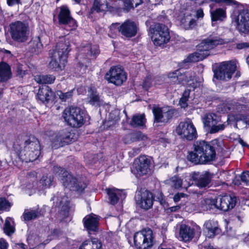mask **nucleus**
Returning a JSON list of instances; mask_svg holds the SVG:
<instances>
[{
    "mask_svg": "<svg viewBox=\"0 0 249 249\" xmlns=\"http://www.w3.org/2000/svg\"><path fill=\"white\" fill-rule=\"evenodd\" d=\"M53 180V176H43L40 180L39 183L42 185V187L49 188L52 185Z\"/></svg>",
    "mask_w": 249,
    "mask_h": 249,
    "instance_id": "43",
    "label": "nucleus"
},
{
    "mask_svg": "<svg viewBox=\"0 0 249 249\" xmlns=\"http://www.w3.org/2000/svg\"><path fill=\"white\" fill-rule=\"evenodd\" d=\"M211 16L212 21L223 20L226 17V10L223 8H217L211 11Z\"/></svg>",
    "mask_w": 249,
    "mask_h": 249,
    "instance_id": "34",
    "label": "nucleus"
},
{
    "mask_svg": "<svg viewBox=\"0 0 249 249\" xmlns=\"http://www.w3.org/2000/svg\"><path fill=\"white\" fill-rule=\"evenodd\" d=\"M151 160L146 156H140L133 164V171L137 176L146 175L150 170Z\"/></svg>",
    "mask_w": 249,
    "mask_h": 249,
    "instance_id": "19",
    "label": "nucleus"
},
{
    "mask_svg": "<svg viewBox=\"0 0 249 249\" xmlns=\"http://www.w3.org/2000/svg\"><path fill=\"white\" fill-rule=\"evenodd\" d=\"M58 18L59 24L63 25L64 29L67 31L74 30L77 27L76 20L71 16L70 11L67 6L60 7Z\"/></svg>",
    "mask_w": 249,
    "mask_h": 249,
    "instance_id": "16",
    "label": "nucleus"
},
{
    "mask_svg": "<svg viewBox=\"0 0 249 249\" xmlns=\"http://www.w3.org/2000/svg\"><path fill=\"white\" fill-rule=\"evenodd\" d=\"M172 182L176 188H179L181 187L182 180L177 177H174L171 179Z\"/></svg>",
    "mask_w": 249,
    "mask_h": 249,
    "instance_id": "52",
    "label": "nucleus"
},
{
    "mask_svg": "<svg viewBox=\"0 0 249 249\" xmlns=\"http://www.w3.org/2000/svg\"><path fill=\"white\" fill-rule=\"evenodd\" d=\"M20 0H7V3L9 6H12L20 3Z\"/></svg>",
    "mask_w": 249,
    "mask_h": 249,
    "instance_id": "59",
    "label": "nucleus"
},
{
    "mask_svg": "<svg viewBox=\"0 0 249 249\" xmlns=\"http://www.w3.org/2000/svg\"><path fill=\"white\" fill-rule=\"evenodd\" d=\"M196 16L197 18H202L204 17V13L202 9L200 8L196 11Z\"/></svg>",
    "mask_w": 249,
    "mask_h": 249,
    "instance_id": "61",
    "label": "nucleus"
},
{
    "mask_svg": "<svg viewBox=\"0 0 249 249\" xmlns=\"http://www.w3.org/2000/svg\"><path fill=\"white\" fill-rule=\"evenodd\" d=\"M75 140V134L71 132L69 129H63L52 137V147L57 149L74 142Z\"/></svg>",
    "mask_w": 249,
    "mask_h": 249,
    "instance_id": "11",
    "label": "nucleus"
},
{
    "mask_svg": "<svg viewBox=\"0 0 249 249\" xmlns=\"http://www.w3.org/2000/svg\"><path fill=\"white\" fill-rule=\"evenodd\" d=\"M141 148L135 147L133 148L131 151L129 152V155L132 156H135L141 152Z\"/></svg>",
    "mask_w": 249,
    "mask_h": 249,
    "instance_id": "55",
    "label": "nucleus"
},
{
    "mask_svg": "<svg viewBox=\"0 0 249 249\" xmlns=\"http://www.w3.org/2000/svg\"><path fill=\"white\" fill-rule=\"evenodd\" d=\"M226 127L224 124H216L213 125L208 129V132L211 134H214L223 130Z\"/></svg>",
    "mask_w": 249,
    "mask_h": 249,
    "instance_id": "47",
    "label": "nucleus"
},
{
    "mask_svg": "<svg viewBox=\"0 0 249 249\" xmlns=\"http://www.w3.org/2000/svg\"><path fill=\"white\" fill-rule=\"evenodd\" d=\"M180 25L185 30H191L196 25L195 16L189 11H186L180 18Z\"/></svg>",
    "mask_w": 249,
    "mask_h": 249,
    "instance_id": "25",
    "label": "nucleus"
},
{
    "mask_svg": "<svg viewBox=\"0 0 249 249\" xmlns=\"http://www.w3.org/2000/svg\"><path fill=\"white\" fill-rule=\"evenodd\" d=\"M29 45L32 52L36 53H38L42 47V44L39 37L33 38L29 43Z\"/></svg>",
    "mask_w": 249,
    "mask_h": 249,
    "instance_id": "38",
    "label": "nucleus"
},
{
    "mask_svg": "<svg viewBox=\"0 0 249 249\" xmlns=\"http://www.w3.org/2000/svg\"><path fill=\"white\" fill-rule=\"evenodd\" d=\"M152 86V77L148 75L146 77L143 82V88L146 90H148L150 87Z\"/></svg>",
    "mask_w": 249,
    "mask_h": 249,
    "instance_id": "50",
    "label": "nucleus"
},
{
    "mask_svg": "<svg viewBox=\"0 0 249 249\" xmlns=\"http://www.w3.org/2000/svg\"><path fill=\"white\" fill-rule=\"evenodd\" d=\"M180 208V206L178 205L173 206L170 208H169V209L171 212H176L179 210Z\"/></svg>",
    "mask_w": 249,
    "mask_h": 249,
    "instance_id": "63",
    "label": "nucleus"
},
{
    "mask_svg": "<svg viewBox=\"0 0 249 249\" xmlns=\"http://www.w3.org/2000/svg\"><path fill=\"white\" fill-rule=\"evenodd\" d=\"M41 215L39 210H25L23 214L25 221H30L38 218Z\"/></svg>",
    "mask_w": 249,
    "mask_h": 249,
    "instance_id": "35",
    "label": "nucleus"
},
{
    "mask_svg": "<svg viewBox=\"0 0 249 249\" xmlns=\"http://www.w3.org/2000/svg\"><path fill=\"white\" fill-rule=\"evenodd\" d=\"M132 142H135L140 141L144 140L147 139L146 136L143 135L141 132L138 131L133 133L128 136Z\"/></svg>",
    "mask_w": 249,
    "mask_h": 249,
    "instance_id": "44",
    "label": "nucleus"
},
{
    "mask_svg": "<svg viewBox=\"0 0 249 249\" xmlns=\"http://www.w3.org/2000/svg\"><path fill=\"white\" fill-rule=\"evenodd\" d=\"M89 93L90 99L89 103L92 105L98 104L100 102V97L97 91L92 88H90L89 90Z\"/></svg>",
    "mask_w": 249,
    "mask_h": 249,
    "instance_id": "41",
    "label": "nucleus"
},
{
    "mask_svg": "<svg viewBox=\"0 0 249 249\" xmlns=\"http://www.w3.org/2000/svg\"><path fill=\"white\" fill-rule=\"evenodd\" d=\"M9 31L11 38L16 42L22 43L28 40L30 30L28 23L21 21L12 22Z\"/></svg>",
    "mask_w": 249,
    "mask_h": 249,
    "instance_id": "6",
    "label": "nucleus"
},
{
    "mask_svg": "<svg viewBox=\"0 0 249 249\" xmlns=\"http://www.w3.org/2000/svg\"><path fill=\"white\" fill-rule=\"evenodd\" d=\"M158 201L160 202V204L163 207L166 208L167 206V203L165 200L164 196Z\"/></svg>",
    "mask_w": 249,
    "mask_h": 249,
    "instance_id": "62",
    "label": "nucleus"
},
{
    "mask_svg": "<svg viewBox=\"0 0 249 249\" xmlns=\"http://www.w3.org/2000/svg\"><path fill=\"white\" fill-rule=\"evenodd\" d=\"M152 111L154 117V124L157 126L159 125L157 124L165 125L169 123L175 113L174 109L160 107H154Z\"/></svg>",
    "mask_w": 249,
    "mask_h": 249,
    "instance_id": "15",
    "label": "nucleus"
},
{
    "mask_svg": "<svg viewBox=\"0 0 249 249\" xmlns=\"http://www.w3.org/2000/svg\"><path fill=\"white\" fill-rule=\"evenodd\" d=\"M242 182L246 184H249V171L244 172L239 177Z\"/></svg>",
    "mask_w": 249,
    "mask_h": 249,
    "instance_id": "51",
    "label": "nucleus"
},
{
    "mask_svg": "<svg viewBox=\"0 0 249 249\" xmlns=\"http://www.w3.org/2000/svg\"><path fill=\"white\" fill-rule=\"evenodd\" d=\"M236 21L237 28L239 32L243 33L249 32V12L247 10L240 11Z\"/></svg>",
    "mask_w": 249,
    "mask_h": 249,
    "instance_id": "22",
    "label": "nucleus"
},
{
    "mask_svg": "<svg viewBox=\"0 0 249 249\" xmlns=\"http://www.w3.org/2000/svg\"><path fill=\"white\" fill-rule=\"evenodd\" d=\"M206 209H213L214 208L226 212L232 209L236 203V197L232 195H226L223 196H219L216 198H207L205 200Z\"/></svg>",
    "mask_w": 249,
    "mask_h": 249,
    "instance_id": "5",
    "label": "nucleus"
},
{
    "mask_svg": "<svg viewBox=\"0 0 249 249\" xmlns=\"http://www.w3.org/2000/svg\"><path fill=\"white\" fill-rule=\"evenodd\" d=\"M204 226L207 231V235L209 238L214 237L216 235L220 234L221 231L217 221L208 220L205 222Z\"/></svg>",
    "mask_w": 249,
    "mask_h": 249,
    "instance_id": "27",
    "label": "nucleus"
},
{
    "mask_svg": "<svg viewBox=\"0 0 249 249\" xmlns=\"http://www.w3.org/2000/svg\"><path fill=\"white\" fill-rule=\"evenodd\" d=\"M152 231L150 229L142 230L134 235V242L138 249H147L152 246Z\"/></svg>",
    "mask_w": 249,
    "mask_h": 249,
    "instance_id": "12",
    "label": "nucleus"
},
{
    "mask_svg": "<svg viewBox=\"0 0 249 249\" xmlns=\"http://www.w3.org/2000/svg\"><path fill=\"white\" fill-rule=\"evenodd\" d=\"M149 32L154 44L160 46L168 43L170 39L168 27L160 23H154L149 28Z\"/></svg>",
    "mask_w": 249,
    "mask_h": 249,
    "instance_id": "7",
    "label": "nucleus"
},
{
    "mask_svg": "<svg viewBox=\"0 0 249 249\" xmlns=\"http://www.w3.org/2000/svg\"><path fill=\"white\" fill-rule=\"evenodd\" d=\"M190 94V89H186L183 93L182 96L179 100V104L181 107L185 108L188 106L187 101Z\"/></svg>",
    "mask_w": 249,
    "mask_h": 249,
    "instance_id": "46",
    "label": "nucleus"
},
{
    "mask_svg": "<svg viewBox=\"0 0 249 249\" xmlns=\"http://www.w3.org/2000/svg\"><path fill=\"white\" fill-rule=\"evenodd\" d=\"M154 197L156 198V200L158 201L159 199H160V198H162V197H163L164 196H163V193L161 191H158L156 192V193H155Z\"/></svg>",
    "mask_w": 249,
    "mask_h": 249,
    "instance_id": "57",
    "label": "nucleus"
},
{
    "mask_svg": "<svg viewBox=\"0 0 249 249\" xmlns=\"http://www.w3.org/2000/svg\"><path fill=\"white\" fill-rule=\"evenodd\" d=\"M10 206V203L5 198H0V211L5 210Z\"/></svg>",
    "mask_w": 249,
    "mask_h": 249,
    "instance_id": "49",
    "label": "nucleus"
},
{
    "mask_svg": "<svg viewBox=\"0 0 249 249\" xmlns=\"http://www.w3.org/2000/svg\"><path fill=\"white\" fill-rule=\"evenodd\" d=\"M73 91L74 89H71L66 92H63L61 90H58L57 91V95L62 102H66L72 98Z\"/></svg>",
    "mask_w": 249,
    "mask_h": 249,
    "instance_id": "42",
    "label": "nucleus"
},
{
    "mask_svg": "<svg viewBox=\"0 0 249 249\" xmlns=\"http://www.w3.org/2000/svg\"><path fill=\"white\" fill-rule=\"evenodd\" d=\"M193 178L196 185L199 188L208 187L211 181L212 175L208 171H205L201 174L195 173Z\"/></svg>",
    "mask_w": 249,
    "mask_h": 249,
    "instance_id": "24",
    "label": "nucleus"
},
{
    "mask_svg": "<svg viewBox=\"0 0 249 249\" xmlns=\"http://www.w3.org/2000/svg\"><path fill=\"white\" fill-rule=\"evenodd\" d=\"M224 43V40L219 36L212 34L197 45L196 52L190 54L184 61L185 63H190L202 60L210 55V50Z\"/></svg>",
    "mask_w": 249,
    "mask_h": 249,
    "instance_id": "3",
    "label": "nucleus"
},
{
    "mask_svg": "<svg viewBox=\"0 0 249 249\" xmlns=\"http://www.w3.org/2000/svg\"><path fill=\"white\" fill-rule=\"evenodd\" d=\"M196 73L192 70L184 71L183 69H179L169 72L168 77L175 84H185L194 80Z\"/></svg>",
    "mask_w": 249,
    "mask_h": 249,
    "instance_id": "14",
    "label": "nucleus"
},
{
    "mask_svg": "<svg viewBox=\"0 0 249 249\" xmlns=\"http://www.w3.org/2000/svg\"><path fill=\"white\" fill-rule=\"evenodd\" d=\"M106 191L108 196L109 202L113 205L116 204L119 200V197L121 196L122 192L115 188H108L106 189Z\"/></svg>",
    "mask_w": 249,
    "mask_h": 249,
    "instance_id": "31",
    "label": "nucleus"
},
{
    "mask_svg": "<svg viewBox=\"0 0 249 249\" xmlns=\"http://www.w3.org/2000/svg\"><path fill=\"white\" fill-rule=\"evenodd\" d=\"M107 8L108 3L106 0H94L91 11V13H93L95 11L99 13L106 11Z\"/></svg>",
    "mask_w": 249,
    "mask_h": 249,
    "instance_id": "33",
    "label": "nucleus"
},
{
    "mask_svg": "<svg viewBox=\"0 0 249 249\" xmlns=\"http://www.w3.org/2000/svg\"><path fill=\"white\" fill-rule=\"evenodd\" d=\"M135 198L137 205L145 210L151 208L153 205V194L146 190L138 192Z\"/></svg>",
    "mask_w": 249,
    "mask_h": 249,
    "instance_id": "18",
    "label": "nucleus"
},
{
    "mask_svg": "<svg viewBox=\"0 0 249 249\" xmlns=\"http://www.w3.org/2000/svg\"><path fill=\"white\" fill-rule=\"evenodd\" d=\"M202 122L204 127L209 129L213 125L221 122V118L214 113H207L202 118Z\"/></svg>",
    "mask_w": 249,
    "mask_h": 249,
    "instance_id": "29",
    "label": "nucleus"
},
{
    "mask_svg": "<svg viewBox=\"0 0 249 249\" xmlns=\"http://www.w3.org/2000/svg\"><path fill=\"white\" fill-rule=\"evenodd\" d=\"M12 77L10 66L5 62L0 63V82H5Z\"/></svg>",
    "mask_w": 249,
    "mask_h": 249,
    "instance_id": "30",
    "label": "nucleus"
},
{
    "mask_svg": "<svg viewBox=\"0 0 249 249\" xmlns=\"http://www.w3.org/2000/svg\"><path fill=\"white\" fill-rule=\"evenodd\" d=\"M244 242L246 244L249 245V234L245 237L244 239Z\"/></svg>",
    "mask_w": 249,
    "mask_h": 249,
    "instance_id": "64",
    "label": "nucleus"
},
{
    "mask_svg": "<svg viewBox=\"0 0 249 249\" xmlns=\"http://www.w3.org/2000/svg\"><path fill=\"white\" fill-rule=\"evenodd\" d=\"M83 222L89 233L96 232L98 230L99 217L97 215L91 213L87 215L84 218Z\"/></svg>",
    "mask_w": 249,
    "mask_h": 249,
    "instance_id": "23",
    "label": "nucleus"
},
{
    "mask_svg": "<svg viewBox=\"0 0 249 249\" xmlns=\"http://www.w3.org/2000/svg\"><path fill=\"white\" fill-rule=\"evenodd\" d=\"M225 107L227 110L231 112H239L244 107V105L234 102L233 103L227 104Z\"/></svg>",
    "mask_w": 249,
    "mask_h": 249,
    "instance_id": "45",
    "label": "nucleus"
},
{
    "mask_svg": "<svg viewBox=\"0 0 249 249\" xmlns=\"http://www.w3.org/2000/svg\"><path fill=\"white\" fill-rule=\"evenodd\" d=\"M126 75L124 70L117 67H111L105 75V79L108 82L117 86L122 85L126 81Z\"/></svg>",
    "mask_w": 249,
    "mask_h": 249,
    "instance_id": "17",
    "label": "nucleus"
},
{
    "mask_svg": "<svg viewBox=\"0 0 249 249\" xmlns=\"http://www.w3.org/2000/svg\"><path fill=\"white\" fill-rule=\"evenodd\" d=\"M55 79V76L53 75H39L35 78L37 83L42 84H52Z\"/></svg>",
    "mask_w": 249,
    "mask_h": 249,
    "instance_id": "37",
    "label": "nucleus"
},
{
    "mask_svg": "<svg viewBox=\"0 0 249 249\" xmlns=\"http://www.w3.org/2000/svg\"><path fill=\"white\" fill-rule=\"evenodd\" d=\"M53 95L51 89L48 86H42L40 87L36 95L37 98L41 103L46 104Z\"/></svg>",
    "mask_w": 249,
    "mask_h": 249,
    "instance_id": "26",
    "label": "nucleus"
},
{
    "mask_svg": "<svg viewBox=\"0 0 249 249\" xmlns=\"http://www.w3.org/2000/svg\"><path fill=\"white\" fill-rule=\"evenodd\" d=\"M194 151L188 152L187 159L195 165L205 164L215 160V147L205 141L196 142Z\"/></svg>",
    "mask_w": 249,
    "mask_h": 249,
    "instance_id": "1",
    "label": "nucleus"
},
{
    "mask_svg": "<svg viewBox=\"0 0 249 249\" xmlns=\"http://www.w3.org/2000/svg\"><path fill=\"white\" fill-rule=\"evenodd\" d=\"M79 249H102V244L98 239L93 238L91 241H86Z\"/></svg>",
    "mask_w": 249,
    "mask_h": 249,
    "instance_id": "32",
    "label": "nucleus"
},
{
    "mask_svg": "<svg viewBox=\"0 0 249 249\" xmlns=\"http://www.w3.org/2000/svg\"><path fill=\"white\" fill-rule=\"evenodd\" d=\"M146 122V119L144 114L134 115L130 123L133 127H139L143 126Z\"/></svg>",
    "mask_w": 249,
    "mask_h": 249,
    "instance_id": "36",
    "label": "nucleus"
},
{
    "mask_svg": "<svg viewBox=\"0 0 249 249\" xmlns=\"http://www.w3.org/2000/svg\"><path fill=\"white\" fill-rule=\"evenodd\" d=\"M142 3V0H125L124 10L128 12L131 8L138 7Z\"/></svg>",
    "mask_w": 249,
    "mask_h": 249,
    "instance_id": "40",
    "label": "nucleus"
},
{
    "mask_svg": "<svg viewBox=\"0 0 249 249\" xmlns=\"http://www.w3.org/2000/svg\"><path fill=\"white\" fill-rule=\"evenodd\" d=\"M249 48V43L241 42L236 44V48L238 50H241Z\"/></svg>",
    "mask_w": 249,
    "mask_h": 249,
    "instance_id": "54",
    "label": "nucleus"
},
{
    "mask_svg": "<svg viewBox=\"0 0 249 249\" xmlns=\"http://www.w3.org/2000/svg\"><path fill=\"white\" fill-rule=\"evenodd\" d=\"M177 134L182 138L192 141L197 137L196 128L191 121L181 122L176 128Z\"/></svg>",
    "mask_w": 249,
    "mask_h": 249,
    "instance_id": "13",
    "label": "nucleus"
},
{
    "mask_svg": "<svg viewBox=\"0 0 249 249\" xmlns=\"http://www.w3.org/2000/svg\"><path fill=\"white\" fill-rule=\"evenodd\" d=\"M184 196V194L183 193H178L176 194L173 197L174 201L175 202L179 201L180 199V198L183 197Z\"/></svg>",
    "mask_w": 249,
    "mask_h": 249,
    "instance_id": "58",
    "label": "nucleus"
},
{
    "mask_svg": "<svg viewBox=\"0 0 249 249\" xmlns=\"http://www.w3.org/2000/svg\"><path fill=\"white\" fill-rule=\"evenodd\" d=\"M8 244L3 238L0 239V249H7Z\"/></svg>",
    "mask_w": 249,
    "mask_h": 249,
    "instance_id": "56",
    "label": "nucleus"
},
{
    "mask_svg": "<svg viewBox=\"0 0 249 249\" xmlns=\"http://www.w3.org/2000/svg\"><path fill=\"white\" fill-rule=\"evenodd\" d=\"M13 149L19 158L26 162H33L41 154L39 142L34 137H30L22 143L17 141L13 145Z\"/></svg>",
    "mask_w": 249,
    "mask_h": 249,
    "instance_id": "2",
    "label": "nucleus"
},
{
    "mask_svg": "<svg viewBox=\"0 0 249 249\" xmlns=\"http://www.w3.org/2000/svg\"><path fill=\"white\" fill-rule=\"evenodd\" d=\"M14 221L10 217H7L5 222L3 231L8 235L12 234L15 232V228L13 226Z\"/></svg>",
    "mask_w": 249,
    "mask_h": 249,
    "instance_id": "39",
    "label": "nucleus"
},
{
    "mask_svg": "<svg viewBox=\"0 0 249 249\" xmlns=\"http://www.w3.org/2000/svg\"><path fill=\"white\" fill-rule=\"evenodd\" d=\"M61 234V231L59 229H54L52 231V235L54 237H57Z\"/></svg>",
    "mask_w": 249,
    "mask_h": 249,
    "instance_id": "60",
    "label": "nucleus"
},
{
    "mask_svg": "<svg viewBox=\"0 0 249 249\" xmlns=\"http://www.w3.org/2000/svg\"><path fill=\"white\" fill-rule=\"evenodd\" d=\"M121 35L126 38L135 36L139 30L138 24L131 20H127L123 23L118 28Z\"/></svg>",
    "mask_w": 249,
    "mask_h": 249,
    "instance_id": "21",
    "label": "nucleus"
},
{
    "mask_svg": "<svg viewBox=\"0 0 249 249\" xmlns=\"http://www.w3.org/2000/svg\"><path fill=\"white\" fill-rule=\"evenodd\" d=\"M63 117L65 122L72 127L78 128L84 124V113L78 107H71L65 109Z\"/></svg>",
    "mask_w": 249,
    "mask_h": 249,
    "instance_id": "9",
    "label": "nucleus"
},
{
    "mask_svg": "<svg viewBox=\"0 0 249 249\" xmlns=\"http://www.w3.org/2000/svg\"><path fill=\"white\" fill-rule=\"evenodd\" d=\"M59 175L63 186L71 191L82 193L87 187V184L82 179L74 177L66 170H62Z\"/></svg>",
    "mask_w": 249,
    "mask_h": 249,
    "instance_id": "8",
    "label": "nucleus"
},
{
    "mask_svg": "<svg viewBox=\"0 0 249 249\" xmlns=\"http://www.w3.org/2000/svg\"><path fill=\"white\" fill-rule=\"evenodd\" d=\"M85 49H87L88 50H89V53L91 55H96L99 53L98 47L97 46L91 47L90 45H89L86 47Z\"/></svg>",
    "mask_w": 249,
    "mask_h": 249,
    "instance_id": "53",
    "label": "nucleus"
},
{
    "mask_svg": "<svg viewBox=\"0 0 249 249\" xmlns=\"http://www.w3.org/2000/svg\"><path fill=\"white\" fill-rule=\"evenodd\" d=\"M195 235L194 228L185 224H182L180 227L179 237L181 240L188 242L191 240Z\"/></svg>",
    "mask_w": 249,
    "mask_h": 249,
    "instance_id": "28",
    "label": "nucleus"
},
{
    "mask_svg": "<svg viewBox=\"0 0 249 249\" xmlns=\"http://www.w3.org/2000/svg\"><path fill=\"white\" fill-rule=\"evenodd\" d=\"M236 69L233 61H224L213 70V78L217 80L228 81L230 80Z\"/></svg>",
    "mask_w": 249,
    "mask_h": 249,
    "instance_id": "10",
    "label": "nucleus"
},
{
    "mask_svg": "<svg viewBox=\"0 0 249 249\" xmlns=\"http://www.w3.org/2000/svg\"><path fill=\"white\" fill-rule=\"evenodd\" d=\"M70 50L69 40L65 37L60 38L55 47L50 51L49 55L51 60L49 64V68L54 71L61 70V65L64 66L67 62Z\"/></svg>",
    "mask_w": 249,
    "mask_h": 249,
    "instance_id": "4",
    "label": "nucleus"
},
{
    "mask_svg": "<svg viewBox=\"0 0 249 249\" xmlns=\"http://www.w3.org/2000/svg\"><path fill=\"white\" fill-rule=\"evenodd\" d=\"M53 201V206L57 207L61 213L66 216L70 208V201L64 194L57 193L51 200Z\"/></svg>",
    "mask_w": 249,
    "mask_h": 249,
    "instance_id": "20",
    "label": "nucleus"
},
{
    "mask_svg": "<svg viewBox=\"0 0 249 249\" xmlns=\"http://www.w3.org/2000/svg\"><path fill=\"white\" fill-rule=\"evenodd\" d=\"M212 2H214L216 3L222 4H224L226 5H236L237 2L235 0H210Z\"/></svg>",
    "mask_w": 249,
    "mask_h": 249,
    "instance_id": "48",
    "label": "nucleus"
}]
</instances>
